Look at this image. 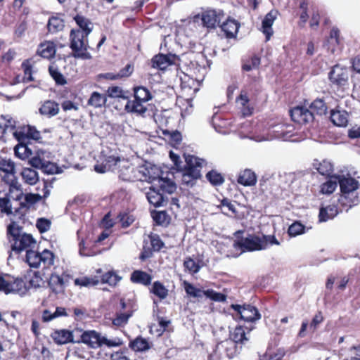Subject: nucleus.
<instances>
[{"mask_svg": "<svg viewBox=\"0 0 360 360\" xmlns=\"http://www.w3.org/2000/svg\"><path fill=\"white\" fill-rule=\"evenodd\" d=\"M7 132L12 133L18 143L15 146V155L22 160L28 158L32 155V150L29 147L32 141H37L41 139V134L35 127L31 126H22L15 128V122L12 119H6L1 115L0 117V134L4 136Z\"/></svg>", "mask_w": 360, "mask_h": 360, "instance_id": "obj_1", "label": "nucleus"}, {"mask_svg": "<svg viewBox=\"0 0 360 360\" xmlns=\"http://www.w3.org/2000/svg\"><path fill=\"white\" fill-rule=\"evenodd\" d=\"M74 20L79 29H73L70 32L71 40L70 48L72 50V53L69 54V56H72L75 58L82 60L90 59L91 56L88 52V36L93 30L92 23L89 19L79 14L74 17Z\"/></svg>", "mask_w": 360, "mask_h": 360, "instance_id": "obj_2", "label": "nucleus"}, {"mask_svg": "<svg viewBox=\"0 0 360 360\" xmlns=\"http://www.w3.org/2000/svg\"><path fill=\"white\" fill-rule=\"evenodd\" d=\"M243 233V231H237L234 233L236 239L233 244V248L241 252L265 250L269 244L277 245L280 244L273 235L262 234V236H259L255 234H248L247 237H243L242 236Z\"/></svg>", "mask_w": 360, "mask_h": 360, "instance_id": "obj_3", "label": "nucleus"}, {"mask_svg": "<svg viewBox=\"0 0 360 360\" xmlns=\"http://www.w3.org/2000/svg\"><path fill=\"white\" fill-rule=\"evenodd\" d=\"M6 238L11 252L19 255L29 248H35L37 245L32 235L22 232V227L11 219L6 227Z\"/></svg>", "mask_w": 360, "mask_h": 360, "instance_id": "obj_4", "label": "nucleus"}, {"mask_svg": "<svg viewBox=\"0 0 360 360\" xmlns=\"http://www.w3.org/2000/svg\"><path fill=\"white\" fill-rule=\"evenodd\" d=\"M134 99L129 98L124 105V110L128 113L144 116L148 108L144 103L153 98L151 92L143 86L133 88Z\"/></svg>", "mask_w": 360, "mask_h": 360, "instance_id": "obj_5", "label": "nucleus"}, {"mask_svg": "<svg viewBox=\"0 0 360 360\" xmlns=\"http://www.w3.org/2000/svg\"><path fill=\"white\" fill-rule=\"evenodd\" d=\"M186 165L183 169L182 184L193 186L196 180L201 178V169L204 160L194 155H188L185 158Z\"/></svg>", "mask_w": 360, "mask_h": 360, "instance_id": "obj_6", "label": "nucleus"}, {"mask_svg": "<svg viewBox=\"0 0 360 360\" xmlns=\"http://www.w3.org/2000/svg\"><path fill=\"white\" fill-rule=\"evenodd\" d=\"M349 73L350 72L347 67L340 64L333 66L328 72V79L331 87L334 88L338 92L343 93L348 90Z\"/></svg>", "mask_w": 360, "mask_h": 360, "instance_id": "obj_7", "label": "nucleus"}, {"mask_svg": "<svg viewBox=\"0 0 360 360\" xmlns=\"http://www.w3.org/2000/svg\"><path fill=\"white\" fill-rule=\"evenodd\" d=\"M334 179H338L340 191L342 193L341 200H346L345 204H348L349 207L356 205L359 202L357 196L350 198V195L358 189L359 183L354 178L351 176L346 177L345 176L335 175Z\"/></svg>", "mask_w": 360, "mask_h": 360, "instance_id": "obj_8", "label": "nucleus"}, {"mask_svg": "<svg viewBox=\"0 0 360 360\" xmlns=\"http://www.w3.org/2000/svg\"><path fill=\"white\" fill-rule=\"evenodd\" d=\"M83 343L89 345L91 348H98L103 345L108 347H120L123 345V341L120 338L108 339L101 336L99 333L95 330L84 331Z\"/></svg>", "mask_w": 360, "mask_h": 360, "instance_id": "obj_9", "label": "nucleus"}, {"mask_svg": "<svg viewBox=\"0 0 360 360\" xmlns=\"http://www.w3.org/2000/svg\"><path fill=\"white\" fill-rule=\"evenodd\" d=\"M35 248H29L26 252L25 261L30 267L37 268L42 263L44 268L50 267L53 264L54 255L49 250H44L41 252L34 250Z\"/></svg>", "mask_w": 360, "mask_h": 360, "instance_id": "obj_10", "label": "nucleus"}, {"mask_svg": "<svg viewBox=\"0 0 360 360\" xmlns=\"http://www.w3.org/2000/svg\"><path fill=\"white\" fill-rule=\"evenodd\" d=\"M184 287L186 293L190 297L197 298L198 301L200 300L203 297L210 298L212 301L215 302H225L226 300V295L214 291L212 289L202 290L201 288H196L192 283L184 281Z\"/></svg>", "mask_w": 360, "mask_h": 360, "instance_id": "obj_11", "label": "nucleus"}, {"mask_svg": "<svg viewBox=\"0 0 360 360\" xmlns=\"http://www.w3.org/2000/svg\"><path fill=\"white\" fill-rule=\"evenodd\" d=\"M122 165H119L117 169L119 177L125 181H136L146 179V176L141 174L142 171L146 170L144 166L134 167L132 164L122 160Z\"/></svg>", "mask_w": 360, "mask_h": 360, "instance_id": "obj_12", "label": "nucleus"}, {"mask_svg": "<svg viewBox=\"0 0 360 360\" xmlns=\"http://www.w3.org/2000/svg\"><path fill=\"white\" fill-rule=\"evenodd\" d=\"M231 308L240 315V319L250 323H255L261 319L258 309L251 304H231Z\"/></svg>", "mask_w": 360, "mask_h": 360, "instance_id": "obj_13", "label": "nucleus"}, {"mask_svg": "<svg viewBox=\"0 0 360 360\" xmlns=\"http://www.w3.org/2000/svg\"><path fill=\"white\" fill-rule=\"evenodd\" d=\"M15 174V164L12 160L3 159L0 161L1 179L10 187L17 188L18 181Z\"/></svg>", "mask_w": 360, "mask_h": 360, "instance_id": "obj_14", "label": "nucleus"}, {"mask_svg": "<svg viewBox=\"0 0 360 360\" xmlns=\"http://www.w3.org/2000/svg\"><path fill=\"white\" fill-rule=\"evenodd\" d=\"M290 115L292 120L299 124H307L313 122L314 120V112L310 108L302 105H297L290 110Z\"/></svg>", "mask_w": 360, "mask_h": 360, "instance_id": "obj_15", "label": "nucleus"}, {"mask_svg": "<svg viewBox=\"0 0 360 360\" xmlns=\"http://www.w3.org/2000/svg\"><path fill=\"white\" fill-rule=\"evenodd\" d=\"M241 91H245L252 104H257L262 100H266V96L264 94L262 85L256 79L245 84Z\"/></svg>", "mask_w": 360, "mask_h": 360, "instance_id": "obj_16", "label": "nucleus"}, {"mask_svg": "<svg viewBox=\"0 0 360 360\" xmlns=\"http://www.w3.org/2000/svg\"><path fill=\"white\" fill-rule=\"evenodd\" d=\"M224 17L223 11L210 9L202 12L201 20L204 27L207 29H215L217 25L219 26Z\"/></svg>", "mask_w": 360, "mask_h": 360, "instance_id": "obj_17", "label": "nucleus"}, {"mask_svg": "<svg viewBox=\"0 0 360 360\" xmlns=\"http://www.w3.org/2000/svg\"><path fill=\"white\" fill-rule=\"evenodd\" d=\"M8 286L6 290V295L9 293H18L20 295H24L29 290V285L24 276L15 278L11 275H7Z\"/></svg>", "mask_w": 360, "mask_h": 360, "instance_id": "obj_18", "label": "nucleus"}, {"mask_svg": "<svg viewBox=\"0 0 360 360\" xmlns=\"http://www.w3.org/2000/svg\"><path fill=\"white\" fill-rule=\"evenodd\" d=\"M254 329V326H237L230 332L229 338L237 345H245L250 340V332Z\"/></svg>", "mask_w": 360, "mask_h": 360, "instance_id": "obj_19", "label": "nucleus"}, {"mask_svg": "<svg viewBox=\"0 0 360 360\" xmlns=\"http://www.w3.org/2000/svg\"><path fill=\"white\" fill-rule=\"evenodd\" d=\"M237 345L231 339H226L217 345L215 352L221 357L232 359L237 353Z\"/></svg>", "mask_w": 360, "mask_h": 360, "instance_id": "obj_20", "label": "nucleus"}, {"mask_svg": "<svg viewBox=\"0 0 360 360\" xmlns=\"http://www.w3.org/2000/svg\"><path fill=\"white\" fill-rule=\"evenodd\" d=\"M122 161L118 155L105 156L104 160L101 165H96L94 169L98 173H105L108 171H115Z\"/></svg>", "mask_w": 360, "mask_h": 360, "instance_id": "obj_21", "label": "nucleus"}, {"mask_svg": "<svg viewBox=\"0 0 360 360\" xmlns=\"http://www.w3.org/2000/svg\"><path fill=\"white\" fill-rule=\"evenodd\" d=\"M324 317L321 311H318L312 318L311 321L309 323L308 320L302 321L300 329L298 332V336L300 338H304L306 336V332L309 328V330L311 333H314L318 328L319 326L323 323Z\"/></svg>", "mask_w": 360, "mask_h": 360, "instance_id": "obj_22", "label": "nucleus"}, {"mask_svg": "<svg viewBox=\"0 0 360 360\" xmlns=\"http://www.w3.org/2000/svg\"><path fill=\"white\" fill-rule=\"evenodd\" d=\"M277 11L271 10L267 13L262 22L260 31L265 35V41H268L274 34L272 26L276 19Z\"/></svg>", "mask_w": 360, "mask_h": 360, "instance_id": "obj_23", "label": "nucleus"}, {"mask_svg": "<svg viewBox=\"0 0 360 360\" xmlns=\"http://www.w3.org/2000/svg\"><path fill=\"white\" fill-rule=\"evenodd\" d=\"M174 55H165L162 53L157 54L151 59V68L157 70H165L167 67L174 63Z\"/></svg>", "mask_w": 360, "mask_h": 360, "instance_id": "obj_24", "label": "nucleus"}, {"mask_svg": "<svg viewBox=\"0 0 360 360\" xmlns=\"http://www.w3.org/2000/svg\"><path fill=\"white\" fill-rule=\"evenodd\" d=\"M236 102L240 105L241 112L244 117H248L252 115L254 112V105L246 95L245 91H240V94L236 97Z\"/></svg>", "mask_w": 360, "mask_h": 360, "instance_id": "obj_25", "label": "nucleus"}, {"mask_svg": "<svg viewBox=\"0 0 360 360\" xmlns=\"http://www.w3.org/2000/svg\"><path fill=\"white\" fill-rule=\"evenodd\" d=\"M219 27L224 32L226 38L233 39L236 37L240 24L237 20L229 17L226 21L219 25Z\"/></svg>", "mask_w": 360, "mask_h": 360, "instance_id": "obj_26", "label": "nucleus"}, {"mask_svg": "<svg viewBox=\"0 0 360 360\" xmlns=\"http://www.w3.org/2000/svg\"><path fill=\"white\" fill-rule=\"evenodd\" d=\"M41 199V195L39 194L27 193L25 195V200L20 202V207L15 210L14 216L20 215L24 216L25 212L27 211L30 207Z\"/></svg>", "mask_w": 360, "mask_h": 360, "instance_id": "obj_27", "label": "nucleus"}, {"mask_svg": "<svg viewBox=\"0 0 360 360\" xmlns=\"http://www.w3.org/2000/svg\"><path fill=\"white\" fill-rule=\"evenodd\" d=\"M146 198L149 203L155 207H160L164 205V202L167 201V198L164 197L163 193L155 188L154 186L149 188V191L146 193Z\"/></svg>", "mask_w": 360, "mask_h": 360, "instance_id": "obj_28", "label": "nucleus"}, {"mask_svg": "<svg viewBox=\"0 0 360 360\" xmlns=\"http://www.w3.org/2000/svg\"><path fill=\"white\" fill-rule=\"evenodd\" d=\"M313 167L321 175L326 177L333 178V176L335 175L333 174V165L328 160H323L320 162L317 160H315L313 163Z\"/></svg>", "mask_w": 360, "mask_h": 360, "instance_id": "obj_29", "label": "nucleus"}, {"mask_svg": "<svg viewBox=\"0 0 360 360\" xmlns=\"http://www.w3.org/2000/svg\"><path fill=\"white\" fill-rule=\"evenodd\" d=\"M237 182L244 186H255L257 183V175L250 169H245L239 173Z\"/></svg>", "mask_w": 360, "mask_h": 360, "instance_id": "obj_30", "label": "nucleus"}, {"mask_svg": "<svg viewBox=\"0 0 360 360\" xmlns=\"http://www.w3.org/2000/svg\"><path fill=\"white\" fill-rule=\"evenodd\" d=\"M152 347V343L150 342L146 338L139 335L129 342V347L136 352H146L150 349Z\"/></svg>", "mask_w": 360, "mask_h": 360, "instance_id": "obj_31", "label": "nucleus"}, {"mask_svg": "<svg viewBox=\"0 0 360 360\" xmlns=\"http://www.w3.org/2000/svg\"><path fill=\"white\" fill-rule=\"evenodd\" d=\"M97 274L100 277V283L103 284H108L110 286H115L120 281L121 277L114 271H109L105 274H103L101 269L96 270Z\"/></svg>", "mask_w": 360, "mask_h": 360, "instance_id": "obj_32", "label": "nucleus"}, {"mask_svg": "<svg viewBox=\"0 0 360 360\" xmlns=\"http://www.w3.org/2000/svg\"><path fill=\"white\" fill-rule=\"evenodd\" d=\"M144 168L146 170L142 171L143 172H141V174L146 176V179H141V181H148L150 183H153L155 181H158L160 178L164 175L163 172L156 166H152L150 167H144Z\"/></svg>", "mask_w": 360, "mask_h": 360, "instance_id": "obj_33", "label": "nucleus"}, {"mask_svg": "<svg viewBox=\"0 0 360 360\" xmlns=\"http://www.w3.org/2000/svg\"><path fill=\"white\" fill-rule=\"evenodd\" d=\"M330 120L338 127H345L348 123V114L345 110H331Z\"/></svg>", "mask_w": 360, "mask_h": 360, "instance_id": "obj_34", "label": "nucleus"}, {"mask_svg": "<svg viewBox=\"0 0 360 360\" xmlns=\"http://www.w3.org/2000/svg\"><path fill=\"white\" fill-rule=\"evenodd\" d=\"M37 53L44 58H52L56 54L55 44L51 41L41 43L37 49Z\"/></svg>", "mask_w": 360, "mask_h": 360, "instance_id": "obj_35", "label": "nucleus"}, {"mask_svg": "<svg viewBox=\"0 0 360 360\" xmlns=\"http://www.w3.org/2000/svg\"><path fill=\"white\" fill-rule=\"evenodd\" d=\"M59 111L58 103L53 101L47 100L44 102L39 108V112L42 115H46L49 117H53L58 114Z\"/></svg>", "mask_w": 360, "mask_h": 360, "instance_id": "obj_36", "label": "nucleus"}, {"mask_svg": "<svg viewBox=\"0 0 360 360\" xmlns=\"http://www.w3.org/2000/svg\"><path fill=\"white\" fill-rule=\"evenodd\" d=\"M261 64V58L257 54H252L242 60V71L249 72L253 69H258Z\"/></svg>", "mask_w": 360, "mask_h": 360, "instance_id": "obj_37", "label": "nucleus"}, {"mask_svg": "<svg viewBox=\"0 0 360 360\" xmlns=\"http://www.w3.org/2000/svg\"><path fill=\"white\" fill-rule=\"evenodd\" d=\"M25 281L27 282L29 289L30 288H39L43 283V279L39 271L28 270L24 275Z\"/></svg>", "mask_w": 360, "mask_h": 360, "instance_id": "obj_38", "label": "nucleus"}, {"mask_svg": "<svg viewBox=\"0 0 360 360\" xmlns=\"http://www.w3.org/2000/svg\"><path fill=\"white\" fill-rule=\"evenodd\" d=\"M49 285L56 294L63 293L65 291V284L63 278L58 274H51Z\"/></svg>", "mask_w": 360, "mask_h": 360, "instance_id": "obj_39", "label": "nucleus"}, {"mask_svg": "<svg viewBox=\"0 0 360 360\" xmlns=\"http://www.w3.org/2000/svg\"><path fill=\"white\" fill-rule=\"evenodd\" d=\"M130 279L132 283L149 285L152 281V276L146 271L135 270L131 274Z\"/></svg>", "mask_w": 360, "mask_h": 360, "instance_id": "obj_40", "label": "nucleus"}, {"mask_svg": "<svg viewBox=\"0 0 360 360\" xmlns=\"http://www.w3.org/2000/svg\"><path fill=\"white\" fill-rule=\"evenodd\" d=\"M309 107L311 112H314V115L316 114L321 116L326 115L328 110V106L323 98L315 99L310 103Z\"/></svg>", "mask_w": 360, "mask_h": 360, "instance_id": "obj_41", "label": "nucleus"}, {"mask_svg": "<svg viewBox=\"0 0 360 360\" xmlns=\"http://www.w3.org/2000/svg\"><path fill=\"white\" fill-rule=\"evenodd\" d=\"M107 102V96L105 94L94 91L88 101L87 104L94 108H101L105 105Z\"/></svg>", "mask_w": 360, "mask_h": 360, "instance_id": "obj_42", "label": "nucleus"}, {"mask_svg": "<svg viewBox=\"0 0 360 360\" xmlns=\"http://www.w3.org/2000/svg\"><path fill=\"white\" fill-rule=\"evenodd\" d=\"M338 213L336 205H330L326 207H321L319 210V218L320 221H326L334 218Z\"/></svg>", "mask_w": 360, "mask_h": 360, "instance_id": "obj_43", "label": "nucleus"}, {"mask_svg": "<svg viewBox=\"0 0 360 360\" xmlns=\"http://www.w3.org/2000/svg\"><path fill=\"white\" fill-rule=\"evenodd\" d=\"M158 186L160 191L162 193H173L176 188L175 183L169 179L167 176H162L161 178H160V180L158 181Z\"/></svg>", "mask_w": 360, "mask_h": 360, "instance_id": "obj_44", "label": "nucleus"}, {"mask_svg": "<svg viewBox=\"0 0 360 360\" xmlns=\"http://www.w3.org/2000/svg\"><path fill=\"white\" fill-rule=\"evenodd\" d=\"M150 292L160 299L165 300L169 295V290L159 281L153 282Z\"/></svg>", "mask_w": 360, "mask_h": 360, "instance_id": "obj_45", "label": "nucleus"}, {"mask_svg": "<svg viewBox=\"0 0 360 360\" xmlns=\"http://www.w3.org/2000/svg\"><path fill=\"white\" fill-rule=\"evenodd\" d=\"M21 176L24 182L29 185H34L39 181L38 173L32 168H24L21 172Z\"/></svg>", "mask_w": 360, "mask_h": 360, "instance_id": "obj_46", "label": "nucleus"}, {"mask_svg": "<svg viewBox=\"0 0 360 360\" xmlns=\"http://www.w3.org/2000/svg\"><path fill=\"white\" fill-rule=\"evenodd\" d=\"M133 311L128 309L125 312H116L112 323L117 327H123L127 324L129 319L132 316Z\"/></svg>", "mask_w": 360, "mask_h": 360, "instance_id": "obj_47", "label": "nucleus"}, {"mask_svg": "<svg viewBox=\"0 0 360 360\" xmlns=\"http://www.w3.org/2000/svg\"><path fill=\"white\" fill-rule=\"evenodd\" d=\"M200 263H202V260L195 262L191 257H187L184 261V267L190 274H197L202 266V264Z\"/></svg>", "mask_w": 360, "mask_h": 360, "instance_id": "obj_48", "label": "nucleus"}, {"mask_svg": "<svg viewBox=\"0 0 360 360\" xmlns=\"http://www.w3.org/2000/svg\"><path fill=\"white\" fill-rule=\"evenodd\" d=\"M328 179L320 186V193L322 194H332L337 188L338 179L327 177Z\"/></svg>", "mask_w": 360, "mask_h": 360, "instance_id": "obj_49", "label": "nucleus"}, {"mask_svg": "<svg viewBox=\"0 0 360 360\" xmlns=\"http://www.w3.org/2000/svg\"><path fill=\"white\" fill-rule=\"evenodd\" d=\"M100 283V277L96 275L94 276H84L78 278L75 280V283L77 285L91 287L97 285Z\"/></svg>", "mask_w": 360, "mask_h": 360, "instance_id": "obj_50", "label": "nucleus"}, {"mask_svg": "<svg viewBox=\"0 0 360 360\" xmlns=\"http://www.w3.org/2000/svg\"><path fill=\"white\" fill-rule=\"evenodd\" d=\"M107 95L108 97L112 98H122L127 101L129 100L127 92L118 86H109L107 89Z\"/></svg>", "mask_w": 360, "mask_h": 360, "instance_id": "obj_51", "label": "nucleus"}, {"mask_svg": "<svg viewBox=\"0 0 360 360\" xmlns=\"http://www.w3.org/2000/svg\"><path fill=\"white\" fill-rule=\"evenodd\" d=\"M65 27L64 21L59 17H51L49 18L47 28L49 32L55 33L60 31Z\"/></svg>", "mask_w": 360, "mask_h": 360, "instance_id": "obj_52", "label": "nucleus"}, {"mask_svg": "<svg viewBox=\"0 0 360 360\" xmlns=\"http://www.w3.org/2000/svg\"><path fill=\"white\" fill-rule=\"evenodd\" d=\"M14 215L13 212L12 203L8 196L6 195L3 198H0V215L10 216Z\"/></svg>", "mask_w": 360, "mask_h": 360, "instance_id": "obj_53", "label": "nucleus"}, {"mask_svg": "<svg viewBox=\"0 0 360 360\" xmlns=\"http://www.w3.org/2000/svg\"><path fill=\"white\" fill-rule=\"evenodd\" d=\"M53 342L57 345H65L68 343V330H55L51 334Z\"/></svg>", "mask_w": 360, "mask_h": 360, "instance_id": "obj_54", "label": "nucleus"}, {"mask_svg": "<svg viewBox=\"0 0 360 360\" xmlns=\"http://www.w3.org/2000/svg\"><path fill=\"white\" fill-rule=\"evenodd\" d=\"M206 178L212 186H220L224 182L222 174L214 169H212L206 174Z\"/></svg>", "mask_w": 360, "mask_h": 360, "instance_id": "obj_55", "label": "nucleus"}, {"mask_svg": "<svg viewBox=\"0 0 360 360\" xmlns=\"http://www.w3.org/2000/svg\"><path fill=\"white\" fill-rule=\"evenodd\" d=\"M131 354L127 348H123L113 352L110 356V360H136L131 358Z\"/></svg>", "mask_w": 360, "mask_h": 360, "instance_id": "obj_56", "label": "nucleus"}, {"mask_svg": "<svg viewBox=\"0 0 360 360\" xmlns=\"http://www.w3.org/2000/svg\"><path fill=\"white\" fill-rule=\"evenodd\" d=\"M305 232V226L299 221H294L288 229V233L291 237H295Z\"/></svg>", "mask_w": 360, "mask_h": 360, "instance_id": "obj_57", "label": "nucleus"}, {"mask_svg": "<svg viewBox=\"0 0 360 360\" xmlns=\"http://www.w3.org/2000/svg\"><path fill=\"white\" fill-rule=\"evenodd\" d=\"M118 221L120 223L122 228H127L131 226L134 220V217L127 212H120L117 215Z\"/></svg>", "mask_w": 360, "mask_h": 360, "instance_id": "obj_58", "label": "nucleus"}, {"mask_svg": "<svg viewBox=\"0 0 360 360\" xmlns=\"http://www.w3.org/2000/svg\"><path fill=\"white\" fill-rule=\"evenodd\" d=\"M271 188V185L270 182H268L266 181L260 182L259 188V194L263 195L264 198H265V199L266 200H274L275 198V195L270 191Z\"/></svg>", "mask_w": 360, "mask_h": 360, "instance_id": "obj_59", "label": "nucleus"}, {"mask_svg": "<svg viewBox=\"0 0 360 360\" xmlns=\"http://www.w3.org/2000/svg\"><path fill=\"white\" fill-rule=\"evenodd\" d=\"M21 66L24 72L23 82H27L33 81L34 79L32 77V65L30 60L27 59L24 60L22 63Z\"/></svg>", "mask_w": 360, "mask_h": 360, "instance_id": "obj_60", "label": "nucleus"}, {"mask_svg": "<svg viewBox=\"0 0 360 360\" xmlns=\"http://www.w3.org/2000/svg\"><path fill=\"white\" fill-rule=\"evenodd\" d=\"M151 214L153 220L158 225H163L169 221V216L166 211H153Z\"/></svg>", "mask_w": 360, "mask_h": 360, "instance_id": "obj_61", "label": "nucleus"}, {"mask_svg": "<svg viewBox=\"0 0 360 360\" xmlns=\"http://www.w3.org/2000/svg\"><path fill=\"white\" fill-rule=\"evenodd\" d=\"M84 331L82 329L75 328L69 330V342L80 343L84 342Z\"/></svg>", "mask_w": 360, "mask_h": 360, "instance_id": "obj_62", "label": "nucleus"}, {"mask_svg": "<svg viewBox=\"0 0 360 360\" xmlns=\"http://www.w3.org/2000/svg\"><path fill=\"white\" fill-rule=\"evenodd\" d=\"M148 237L150 239V248L154 252H158L164 247L165 244L158 234L151 233Z\"/></svg>", "mask_w": 360, "mask_h": 360, "instance_id": "obj_63", "label": "nucleus"}, {"mask_svg": "<svg viewBox=\"0 0 360 360\" xmlns=\"http://www.w3.org/2000/svg\"><path fill=\"white\" fill-rule=\"evenodd\" d=\"M49 73L53 79L55 80L57 84L64 85L67 83V81L64 76L58 70L57 68H54L53 66H50L49 68Z\"/></svg>", "mask_w": 360, "mask_h": 360, "instance_id": "obj_64", "label": "nucleus"}]
</instances>
